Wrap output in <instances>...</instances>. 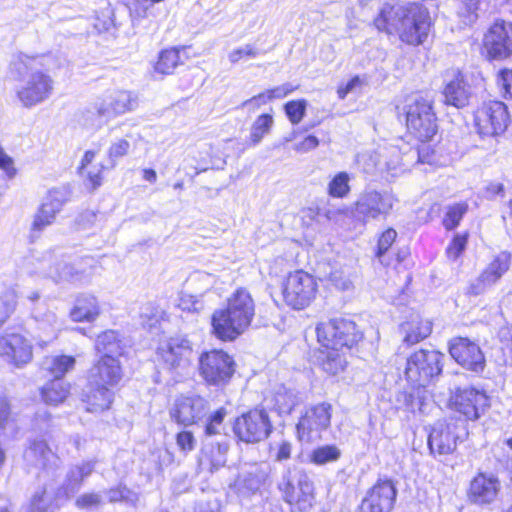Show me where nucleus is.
<instances>
[{"instance_id":"nucleus-1","label":"nucleus","mask_w":512,"mask_h":512,"mask_svg":"<svg viewBox=\"0 0 512 512\" xmlns=\"http://www.w3.org/2000/svg\"><path fill=\"white\" fill-rule=\"evenodd\" d=\"M374 23L378 30L397 34L402 42L413 46L424 43L432 26L428 9L418 3L384 5Z\"/></svg>"},{"instance_id":"nucleus-2","label":"nucleus","mask_w":512,"mask_h":512,"mask_svg":"<svg viewBox=\"0 0 512 512\" xmlns=\"http://www.w3.org/2000/svg\"><path fill=\"white\" fill-rule=\"evenodd\" d=\"M43 60L40 56L18 53L10 63V76L17 82L16 96L26 108L43 103L53 93L54 80L41 68Z\"/></svg>"},{"instance_id":"nucleus-3","label":"nucleus","mask_w":512,"mask_h":512,"mask_svg":"<svg viewBox=\"0 0 512 512\" xmlns=\"http://www.w3.org/2000/svg\"><path fill=\"white\" fill-rule=\"evenodd\" d=\"M22 269L31 277L49 279L56 284H84L90 280L85 268L66 262L57 248L32 252L24 259Z\"/></svg>"},{"instance_id":"nucleus-4","label":"nucleus","mask_w":512,"mask_h":512,"mask_svg":"<svg viewBox=\"0 0 512 512\" xmlns=\"http://www.w3.org/2000/svg\"><path fill=\"white\" fill-rule=\"evenodd\" d=\"M254 314L255 304L250 293L239 288L228 298L226 307L213 312V334L223 341H232L250 326Z\"/></svg>"},{"instance_id":"nucleus-5","label":"nucleus","mask_w":512,"mask_h":512,"mask_svg":"<svg viewBox=\"0 0 512 512\" xmlns=\"http://www.w3.org/2000/svg\"><path fill=\"white\" fill-rule=\"evenodd\" d=\"M137 105V97L131 91L110 89L93 102L85 122L93 129H100L114 118L133 111Z\"/></svg>"},{"instance_id":"nucleus-6","label":"nucleus","mask_w":512,"mask_h":512,"mask_svg":"<svg viewBox=\"0 0 512 512\" xmlns=\"http://www.w3.org/2000/svg\"><path fill=\"white\" fill-rule=\"evenodd\" d=\"M404 111L409 132L423 142L432 139L437 132V119L431 100L422 95H412Z\"/></svg>"},{"instance_id":"nucleus-7","label":"nucleus","mask_w":512,"mask_h":512,"mask_svg":"<svg viewBox=\"0 0 512 512\" xmlns=\"http://www.w3.org/2000/svg\"><path fill=\"white\" fill-rule=\"evenodd\" d=\"M317 340L325 350L351 348L362 339L356 324L346 319H332L316 326Z\"/></svg>"},{"instance_id":"nucleus-8","label":"nucleus","mask_w":512,"mask_h":512,"mask_svg":"<svg viewBox=\"0 0 512 512\" xmlns=\"http://www.w3.org/2000/svg\"><path fill=\"white\" fill-rule=\"evenodd\" d=\"M281 288L284 302L295 310H302L315 300L318 282L313 275L296 270L285 277Z\"/></svg>"},{"instance_id":"nucleus-9","label":"nucleus","mask_w":512,"mask_h":512,"mask_svg":"<svg viewBox=\"0 0 512 512\" xmlns=\"http://www.w3.org/2000/svg\"><path fill=\"white\" fill-rule=\"evenodd\" d=\"M235 361L221 349H212L199 356V374L208 385L224 386L235 373Z\"/></svg>"},{"instance_id":"nucleus-10","label":"nucleus","mask_w":512,"mask_h":512,"mask_svg":"<svg viewBox=\"0 0 512 512\" xmlns=\"http://www.w3.org/2000/svg\"><path fill=\"white\" fill-rule=\"evenodd\" d=\"M444 355L435 350L421 349L407 359L406 379L414 386H425L442 371Z\"/></svg>"},{"instance_id":"nucleus-11","label":"nucleus","mask_w":512,"mask_h":512,"mask_svg":"<svg viewBox=\"0 0 512 512\" xmlns=\"http://www.w3.org/2000/svg\"><path fill=\"white\" fill-rule=\"evenodd\" d=\"M397 202L398 199L392 190L367 189L358 196L354 204V213L363 222L380 217L386 218Z\"/></svg>"},{"instance_id":"nucleus-12","label":"nucleus","mask_w":512,"mask_h":512,"mask_svg":"<svg viewBox=\"0 0 512 512\" xmlns=\"http://www.w3.org/2000/svg\"><path fill=\"white\" fill-rule=\"evenodd\" d=\"M285 502L294 509L305 512L312 507L314 495L313 484L308 476L299 470L289 471L279 483Z\"/></svg>"},{"instance_id":"nucleus-13","label":"nucleus","mask_w":512,"mask_h":512,"mask_svg":"<svg viewBox=\"0 0 512 512\" xmlns=\"http://www.w3.org/2000/svg\"><path fill=\"white\" fill-rule=\"evenodd\" d=\"M510 121L507 106L496 100L484 102L474 113L477 132L482 137H496L504 133Z\"/></svg>"},{"instance_id":"nucleus-14","label":"nucleus","mask_w":512,"mask_h":512,"mask_svg":"<svg viewBox=\"0 0 512 512\" xmlns=\"http://www.w3.org/2000/svg\"><path fill=\"white\" fill-rule=\"evenodd\" d=\"M272 431L268 413L263 409H253L237 417L233 423L235 436L245 443H258L266 439Z\"/></svg>"},{"instance_id":"nucleus-15","label":"nucleus","mask_w":512,"mask_h":512,"mask_svg":"<svg viewBox=\"0 0 512 512\" xmlns=\"http://www.w3.org/2000/svg\"><path fill=\"white\" fill-rule=\"evenodd\" d=\"M467 434L460 420L438 421L432 427L428 446L433 455H448L455 451L457 441Z\"/></svg>"},{"instance_id":"nucleus-16","label":"nucleus","mask_w":512,"mask_h":512,"mask_svg":"<svg viewBox=\"0 0 512 512\" xmlns=\"http://www.w3.org/2000/svg\"><path fill=\"white\" fill-rule=\"evenodd\" d=\"M331 420V405L319 403L305 410L297 423L298 438L302 442L310 443L321 438Z\"/></svg>"},{"instance_id":"nucleus-17","label":"nucleus","mask_w":512,"mask_h":512,"mask_svg":"<svg viewBox=\"0 0 512 512\" xmlns=\"http://www.w3.org/2000/svg\"><path fill=\"white\" fill-rule=\"evenodd\" d=\"M193 353V344L182 335L163 340L157 348L159 358L171 369L187 368L192 361Z\"/></svg>"},{"instance_id":"nucleus-18","label":"nucleus","mask_w":512,"mask_h":512,"mask_svg":"<svg viewBox=\"0 0 512 512\" xmlns=\"http://www.w3.org/2000/svg\"><path fill=\"white\" fill-rule=\"evenodd\" d=\"M483 49L489 59L503 60L512 55V24L496 21L483 38Z\"/></svg>"},{"instance_id":"nucleus-19","label":"nucleus","mask_w":512,"mask_h":512,"mask_svg":"<svg viewBox=\"0 0 512 512\" xmlns=\"http://www.w3.org/2000/svg\"><path fill=\"white\" fill-rule=\"evenodd\" d=\"M208 411V402L199 395H181L170 409V417L180 425L189 426L201 420Z\"/></svg>"},{"instance_id":"nucleus-20","label":"nucleus","mask_w":512,"mask_h":512,"mask_svg":"<svg viewBox=\"0 0 512 512\" xmlns=\"http://www.w3.org/2000/svg\"><path fill=\"white\" fill-rule=\"evenodd\" d=\"M453 409L468 420H477L489 406L487 395L474 388L458 389L451 397Z\"/></svg>"},{"instance_id":"nucleus-21","label":"nucleus","mask_w":512,"mask_h":512,"mask_svg":"<svg viewBox=\"0 0 512 512\" xmlns=\"http://www.w3.org/2000/svg\"><path fill=\"white\" fill-rule=\"evenodd\" d=\"M67 201L68 194L66 190H50L34 215L31 225L32 232L40 233L52 225Z\"/></svg>"},{"instance_id":"nucleus-22","label":"nucleus","mask_w":512,"mask_h":512,"mask_svg":"<svg viewBox=\"0 0 512 512\" xmlns=\"http://www.w3.org/2000/svg\"><path fill=\"white\" fill-rule=\"evenodd\" d=\"M449 352L462 367L481 372L485 366V357L479 345L468 338L457 337L450 341Z\"/></svg>"},{"instance_id":"nucleus-23","label":"nucleus","mask_w":512,"mask_h":512,"mask_svg":"<svg viewBox=\"0 0 512 512\" xmlns=\"http://www.w3.org/2000/svg\"><path fill=\"white\" fill-rule=\"evenodd\" d=\"M510 263L511 257L509 253H499L486 266L481 274L470 283L467 288V294L471 296H478L483 294L488 288L495 285L508 271Z\"/></svg>"},{"instance_id":"nucleus-24","label":"nucleus","mask_w":512,"mask_h":512,"mask_svg":"<svg viewBox=\"0 0 512 512\" xmlns=\"http://www.w3.org/2000/svg\"><path fill=\"white\" fill-rule=\"evenodd\" d=\"M0 357L16 367H22L32 360V345L20 333H5L0 336Z\"/></svg>"},{"instance_id":"nucleus-25","label":"nucleus","mask_w":512,"mask_h":512,"mask_svg":"<svg viewBox=\"0 0 512 512\" xmlns=\"http://www.w3.org/2000/svg\"><path fill=\"white\" fill-rule=\"evenodd\" d=\"M397 490L391 480H379L362 500L361 512H390L396 500Z\"/></svg>"},{"instance_id":"nucleus-26","label":"nucleus","mask_w":512,"mask_h":512,"mask_svg":"<svg viewBox=\"0 0 512 512\" xmlns=\"http://www.w3.org/2000/svg\"><path fill=\"white\" fill-rule=\"evenodd\" d=\"M501 490V482L491 473H478L470 482L468 499L478 506L492 504Z\"/></svg>"},{"instance_id":"nucleus-27","label":"nucleus","mask_w":512,"mask_h":512,"mask_svg":"<svg viewBox=\"0 0 512 512\" xmlns=\"http://www.w3.org/2000/svg\"><path fill=\"white\" fill-rule=\"evenodd\" d=\"M123 377L119 358L112 355L101 356L89 372V382L92 385H102L114 388Z\"/></svg>"},{"instance_id":"nucleus-28","label":"nucleus","mask_w":512,"mask_h":512,"mask_svg":"<svg viewBox=\"0 0 512 512\" xmlns=\"http://www.w3.org/2000/svg\"><path fill=\"white\" fill-rule=\"evenodd\" d=\"M23 458L27 465L43 470L53 471L60 465L59 457L44 440H33L24 451Z\"/></svg>"},{"instance_id":"nucleus-29","label":"nucleus","mask_w":512,"mask_h":512,"mask_svg":"<svg viewBox=\"0 0 512 512\" xmlns=\"http://www.w3.org/2000/svg\"><path fill=\"white\" fill-rule=\"evenodd\" d=\"M101 314L100 303L92 294H82L77 297L70 318L74 322H94Z\"/></svg>"},{"instance_id":"nucleus-30","label":"nucleus","mask_w":512,"mask_h":512,"mask_svg":"<svg viewBox=\"0 0 512 512\" xmlns=\"http://www.w3.org/2000/svg\"><path fill=\"white\" fill-rule=\"evenodd\" d=\"M227 452V443L206 444L203 447L199 458L200 469L211 473L219 470L226 464Z\"/></svg>"},{"instance_id":"nucleus-31","label":"nucleus","mask_w":512,"mask_h":512,"mask_svg":"<svg viewBox=\"0 0 512 512\" xmlns=\"http://www.w3.org/2000/svg\"><path fill=\"white\" fill-rule=\"evenodd\" d=\"M400 329L404 334L403 342L410 346L427 338L432 331V324L419 315H414L410 320L401 324Z\"/></svg>"},{"instance_id":"nucleus-32","label":"nucleus","mask_w":512,"mask_h":512,"mask_svg":"<svg viewBox=\"0 0 512 512\" xmlns=\"http://www.w3.org/2000/svg\"><path fill=\"white\" fill-rule=\"evenodd\" d=\"M453 79L445 86V102L455 107H464L468 103L469 90L460 72L453 71Z\"/></svg>"},{"instance_id":"nucleus-33","label":"nucleus","mask_w":512,"mask_h":512,"mask_svg":"<svg viewBox=\"0 0 512 512\" xmlns=\"http://www.w3.org/2000/svg\"><path fill=\"white\" fill-rule=\"evenodd\" d=\"M112 389L108 386L89 383V390L85 394L86 410L97 413L109 409L114 396Z\"/></svg>"},{"instance_id":"nucleus-34","label":"nucleus","mask_w":512,"mask_h":512,"mask_svg":"<svg viewBox=\"0 0 512 512\" xmlns=\"http://www.w3.org/2000/svg\"><path fill=\"white\" fill-rule=\"evenodd\" d=\"M304 398L302 394L284 386H279L273 393L271 402L273 408L280 415L290 414L297 406L302 404Z\"/></svg>"},{"instance_id":"nucleus-35","label":"nucleus","mask_w":512,"mask_h":512,"mask_svg":"<svg viewBox=\"0 0 512 512\" xmlns=\"http://www.w3.org/2000/svg\"><path fill=\"white\" fill-rule=\"evenodd\" d=\"M95 467L94 461H83L70 468L66 477V484L63 487V494L68 498L81 485L82 481L91 475Z\"/></svg>"},{"instance_id":"nucleus-36","label":"nucleus","mask_w":512,"mask_h":512,"mask_svg":"<svg viewBox=\"0 0 512 512\" xmlns=\"http://www.w3.org/2000/svg\"><path fill=\"white\" fill-rule=\"evenodd\" d=\"M76 360L70 355H51L44 358L43 369L54 377L62 380L69 371L74 369Z\"/></svg>"},{"instance_id":"nucleus-37","label":"nucleus","mask_w":512,"mask_h":512,"mask_svg":"<svg viewBox=\"0 0 512 512\" xmlns=\"http://www.w3.org/2000/svg\"><path fill=\"white\" fill-rule=\"evenodd\" d=\"M341 349L321 350L318 361L322 370L332 376L342 373L347 365V360Z\"/></svg>"},{"instance_id":"nucleus-38","label":"nucleus","mask_w":512,"mask_h":512,"mask_svg":"<svg viewBox=\"0 0 512 512\" xmlns=\"http://www.w3.org/2000/svg\"><path fill=\"white\" fill-rule=\"evenodd\" d=\"M40 393L46 404L58 405L69 395L70 385L63 380L53 379L41 388Z\"/></svg>"},{"instance_id":"nucleus-39","label":"nucleus","mask_w":512,"mask_h":512,"mask_svg":"<svg viewBox=\"0 0 512 512\" xmlns=\"http://www.w3.org/2000/svg\"><path fill=\"white\" fill-rule=\"evenodd\" d=\"M96 351L101 356L112 355L116 358L123 353V347L116 331L108 330L98 335L95 342Z\"/></svg>"},{"instance_id":"nucleus-40","label":"nucleus","mask_w":512,"mask_h":512,"mask_svg":"<svg viewBox=\"0 0 512 512\" xmlns=\"http://www.w3.org/2000/svg\"><path fill=\"white\" fill-rule=\"evenodd\" d=\"M184 49L171 48L160 52L158 60L154 66L155 72L162 75H169L181 64H183L182 54Z\"/></svg>"},{"instance_id":"nucleus-41","label":"nucleus","mask_w":512,"mask_h":512,"mask_svg":"<svg viewBox=\"0 0 512 512\" xmlns=\"http://www.w3.org/2000/svg\"><path fill=\"white\" fill-rule=\"evenodd\" d=\"M61 498H66L62 488L58 490L55 496L44 488L33 495L28 512H49L51 508L59 505Z\"/></svg>"},{"instance_id":"nucleus-42","label":"nucleus","mask_w":512,"mask_h":512,"mask_svg":"<svg viewBox=\"0 0 512 512\" xmlns=\"http://www.w3.org/2000/svg\"><path fill=\"white\" fill-rule=\"evenodd\" d=\"M273 123L274 120L270 114H262L258 116L250 129L249 140L251 145L255 146L259 144L264 136L270 132Z\"/></svg>"},{"instance_id":"nucleus-43","label":"nucleus","mask_w":512,"mask_h":512,"mask_svg":"<svg viewBox=\"0 0 512 512\" xmlns=\"http://www.w3.org/2000/svg\"><path fill=\"white\" fill-rule=\"evenodd\" d=\"M468 211L466 202H459L447 206L442 223L446 230H453L460 224L463 216Z\"/></svg>"},{"instance_id":"nucleus-44","label":"nucleus","mask_w":512,"mask_h":512,"mask_svg":"<svg viewBox=\"0 0 512 512\" xmlns=\"http://www.w3.org/2000/svg\"><path fill=\"white\" fill-rule=\"evenodd\" d=\"M351 178L347 172L337 173L328 184V193L334 198H343L348 195L350 191Z\"/></svg>"},{"instance_id":"nucleus-45","label":"nucleus","mask_w":512,"mask_h":512,"mask_svg":"<svg viewBox=\"0 0 512 512\" xmlns=\"http://www.w3.org/2000/svg\"><path fill=\"white\" fill-rule=\"evenodd\" d=\"M105 496L111 503L122 501L130 505H136L139 501L138 493L122 485L105 491Z\"/></svg>"},{"instance_id":"nucleus-46","label":"nucleus","mask_w":512,"mask_h":512,"mask_svg":"<svg viewBox=\"0 0 512 512\" xmlns=\"http://www.w3.org/2000/svg\"><path fill=\"white\" fill-rule=\"evenodd\" d=\"M340 455L341 452L336 446L325 445L313 450L310 459L317 465H324L326 463L338 460Z\"/></svg>"},{"instance_id":"nucleus-47","label":"nucleus","mask_w":512,"mask_h":512,"mask_svg":"<svg viewBox=\"0 0 512 512\" xmlns=\"http://www.w3.org/2000/svg\"><path fill=\"white\" fill-rule=\"evenodd\" d=\"M130 143L126 139H117L111 143L107 150V167L114 168L119 158L128 154Z\"/></svg>"},{"instance_id":"nucleus-48","label":"nucleus","mask_w":512,"mask_h":512,"mask_svg":"<svg viewBox=\"0 0 512 512\" xmlns=\"http://www.w3.org/2000/svg\"><path fill=\"white\" fill-rule=\"evenodd\" d=\"M469 234L467 232L454 235L446 248V256L451 261H456L465 251Z\"/></svg>"},{"instance_id":"nucleus-49","label":"nucleus","mask_w":512,"mask_h":512,"mask_svg":"<svg viewBox=\"0 0 512 512\" xmlns=\"http://www.w3.org/2000/svg\"><path fill=\"white\" fill-rule=\"evenodd\" d=\"M357 166L365 173H372L376 169H381L380 155L377 152L365 151L357 154Z\"/></svg>"},{"instance_id":"nucleus-50","label":"nucleus","mask_w":512,"mask_h":512,"mask_svg":"<svg viewBox=\"0 0 512 512\" xmlns=\"http://www.w3.org/2000/svg\"><path fill=\"white\" fill-rule=\"evenodd\" d=\"M307 101L304 99L292 100L285 104V113L292 124H298L306 113Z\"/></svg>"},{"instance_id":"nucleus-51","label":"nucleus","mask_w":512,"mask_h":512,"mask_svg":"<svg viewBox=\"0 0 512 512\" xmlns=\"http://www.w3.org/2000/svg\"><path fill=\"white\" fill-rule=\"evenodd\" d=\"M17 292L11 288L5 291L0 307V325H2L15 311L17 306Z\"/></svg>"},{"instance_id":"nucleus-52","label":"nucleus","mask_w":512,"mask_h":512,"mask_svg":"<svg viewBox=\"0 0 512 512\" xmlns=\"http://www.w3.org/2000/svg\"><path fill=\"white\" fill-rule=\"evenodd\" d=\"M177 306L182 311L198 313L204 309V302L201 298L195 295L181 293Z\"/></svg>"},{"instance_id":"nucleus-53","label":"nucleus","mask_w":512,"mask_h":512,"mask_svg":"<svg viewBox=\"0 0 512 512\" xmlns=\"http://www.w3.org/2000/svg\"><path fill=\"white\" fill-rule=\"evenodd\" d=\"M227 416V410L224 407L219 408L208 418V423L205 427L206 435L212 436L219 434L222 429V423Z\"/></svg>"},{"instance_id":"nucleus-54","label":"nucleus","mask_w":512,"mask_h":512,"mask_svg":"<svg viewBox=\"0 0 512 512\" xmlns=\"http://www.w3.org/2000/svg\"><path fill=\"white\" fill-rule=\"evenodd\" d=\"M397 232L393 228L385 230L378 239L376 257L383 263L382 257L396 240Z\"/></svg>"},{"instance_id":"nucleus-55","label":"nucleus","mask_w":512,"mask_h":512,"mask_svg":"<svg viewBox=\"0 0 512 512\" xmlns=\"http://www.w3.org/2000/svg\"><path fill=\"white\" fill-rule=\"evenodd\" d=\"M258 55V50L251 44H246L232 50L228 54V59L232 64L238 63L241 60L253 59Z\"/></svg>"},{"instance_id":"nucleus-56","label":"nucleus","mask_w":512,"mask_h":512,"mask_svg":"<svg viewBox=\"0 0 512 512\" xmlns=\"http://www.w3.org/2000/svg\"><path fill=\"white\" fill-rule=\"evenodd\" d=\"M497 86L504 98H512V70L503 69L497 75Z\"/></svg>"},{"instance_id":"nucleus-57","label":"nucleus","mask_w":512,"mask_h":512,"mask_svg":"<svg viewBox=\"0 0 512 512\" xmlns=\"http://www.w3.org/2000/svg\"><path fill=\"white\" fill-rule=\"evenodd\" d=\"M215 282V276L205 272L197 273L192 278V283L195 286V290L200 294L210 290L215 285Z\"/></svg>"},{"instance_id":"nucleus-58","label":"nucleus","mask_w":512,"mask_h":512,"mask_svg":"<svg viewBox=\"0 0 512 512\" xmlns=\"http://www.w3.org/2000/svg\"><path fill=\"white\" fill-rule=\"evenodd\" d=\"M298 87L292 85L291 83H284L280 86L274 87L272 89L266 90L267 96H269V101L274 99H282L295 91Z\"/></svg>"},{"instance_id":"nucleus-59","label":"nucleus","mask_w":512,"mask_h":512,"mask_svg":"<svg viewBox=\"0 0 512 512\" xmlns=\"http://www.w3.org/2000/svg\"><path fill=\"white\" fill-rule=\"evenodd\" d=\"M176 443L183 452L192 451L195 448V438L189 431H182L177 434Z\"/></svg>"},{"instance_id":"nucleus-60","label":"nucleus","mask_w":512,"mask_h":512,"mask_svg":"<svg viewBox=\"0 0 512 512\" xmlns=\"http://www.w3.org/2000/svg\"><path fill=\"white\" fill-rule=\"evenodd\" d=\"M101 503L102 497L98 493H86L78 497L76 500V505L79 508L98 507Z\"/></svg>"},{"instance_id":"nucleus-61","label":"nucleus","mask_w":512,"mask_h":512,"mask_svg":"<svg viewBox=\"0 0 512 512\" xmlns=\"http://www.w3.org/2000/svg\"><path fill=\"white\" fill-rule=\"evenodd\" d=\"M319 145V140L314 135H308L304 139L294 144V150L298 153H307L316 149Z\"/></svg>"},{"instance_id":"nucleus-62","label":"nucleus","mask_w":512,"mask_h":512,"mask_svg":"<svg viewBox=\"0 0 512 512\" xmlns=\"http://www.w3.org/2000/svg\"><path fill=\"white\" fill-rule=\"evenodd\" d=\"M269 102V96H267L266 92L259 93L258 95L253 96L252 98L245 100L241 104V108L247 109L249 111H255L259 109L262 105H265Z\"/></svg>"},{"instance_id":"nucleus-63","label":"nucleus","mask_w":512,"mask_h":512,"mask_svg":"<svg viewBox=\"0 0 512 512\" xmlns=\"http://www.w3.org/2000/svg\"><path fill=\"white\" fill-rule=\"evenodd\" d=\"M331 283L339 290H349L352 287V281L342 272L334 271L329 277Z\"/></svg>"},{"instance_id":"nucleus-64","label":"nucleus","mask_w":512,"mask_h":512,"mask_svg":"<svg viewBox=\"0 0 512 512\" xmlns=\"http://www.w3.org/2000/svg\"><path fill=\"white\" fill-rule=\"evenodd\" d=\"M499 337L503 343V350L509 353L512 361V326L502 327L499 331Z\"/></svg>"}]
</instances>
